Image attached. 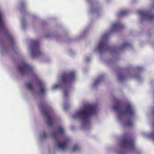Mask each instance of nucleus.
<instances>
[{"instance_id":"19","label":"nucleus","mask_w":154,"mask_h":154,"mask_svg":"<svg viewBox=\"0 0 154 154\" xmlns=\"http://www.w3.org/2000/svg\"><path fill=\"white\" fill-rule=\"evenodd\" d=\"M103 79V77H101L97 79H96L94 82V85H96L99 83Z\"/></svg>"},{"instance_id":"14","label":"nucleus","mask_w":154,"mask_h":154,"mask_svg":"<svg viewBox=\"0 0 154 154\" xmlns=\"http://www.w3.org/2000/svg\"><path fill=\"white\" fill-rule=\"evenodd\" d=\"M122 104V102L121 100H116V105L114 106L113 109L116 111H119L121 110V105Z\"/></svg>"},{"instance_id":"21","label":"nucleus","mask_w":154,"mask_h":154,"mask_svg":"<svg viewBox=\"0 0 154 154\" xmlns=\"http://www.w3.org/2000/svg\"><path fill=\"white\" fill-rule=\"evenodd\" d=\"M79 149V147L77 145L74 146L72 148V151L75 152L78 150Z\"/></svg>"},{"instance_id":"12","label":"nucleus","mask_w":154,"mask_h":154,"mask_svg":"<svg viewBox=\"0 0 154 154\" xmlns=\"http://www.w3.org/2000/svg\"><path fill=\"white\" fill-rule=\"evenodd\" d=\"M38 83L40 87V93L41 94H43L45 92V86L43 82L38 79H37Z\"/></svg>"},{"instance_id":"25","label":"nucleus","mask_w":154,"mask_h":154,"mask_svg":"<svg viewBox=\"0 0 154 154\" xmlns=\"http://www.w3.org/2000/svg\"><path fill=\"white\" fill-rule=\"evenodd\" d=\"M59 85H56L54 86V88H56L58 87Z\"/></svg>"},{"instance_id":"11","label":"nucleus","mask_w":154,"mask_h":154,"mask_svg":"<svg viewBox=\"0 0 154 154\" xmlns=\"http://www.w3.org/2000/svg\"><path fill=\"white\" fill-rule=\"evenodd\" d=\"M64 129L61 126L58 127L57 131L54 132L52 134V136L54 138H57L59 134H64Z\"/></svg>"},{"instance_id":"27","label":"nucleus","mask_w":154,"mask_h":154,"mask_svg":"<svg viewBox=\"0 0 154 154\" xmlns=\"http://www.w3.org/2000/svg\"><path fill=\"white\" fill-rule=\"evenodd\" d=\"M108 35V34H107L105 36H104L105 37L107 36Z\"/></svg>"},{"instance_id":"1","label":"nucleus","mask_w":154,"mask_h":154,"mask_svg":"<svg viewBox=\"0 0 154 154\" xmlns=\"http://www.w3.org/2000/svg\"><path fill=\"white\" fill-rule=\"evenodd\" d=\"M96 108L97 107L95 105H88L85 106L84 109L78 111L77 114L80 119L87 123L90 117L95 114Z\"/></svg>"},{"instance_id":"20","label":"nucleus","mask_w":154,"mask_h":154,"mask_svg":"<svg viewBox=\"0 0 154 154\" xmlns=\"http://www.w3.org/2000/svg\"><path fill=\"white\" fill-rule=\"evenodd\" d=\"M125 76L122 74H120L118 75L119 79L121 81L125 79Z\"/></svg>"},{"instance_id":"3","label":"nucleus","mask_w":154,"mask_h":154,"mask_svg":"<svg viewBox=\"0 0 154 154\" xmlns=\"http://www.w3.org/2000/svg\"><path fill=\"white\" fill-rule=\"evenodd\" d=\"M19 71L21 75L28 73H33V70L31 66L25 62H23L18 66Z\"/></svg>"},{"instance_id":"7","label":"nucleus","mask_w":154,"mask_h":154,"mask_svg":"<svg viewBox=\"0 0 154 154\" xmlns=\"http://www.w3.org/2000/svg\"><path fill=\"white\" fill-rule=\"evenodd\" d=\"M122 115H128L130 116H133L134 114V111L132 105L129 103L125 105V109L121 112Z\"/></svg>"},{"instance_id":"18","label":"nucleus","mask_w":154,"mask_h":154,"mask_svg":"<svg viewBox=\"0 0 154 154\" xmlns=\"http://www.w3.org/2000/svg\"><path fill=\"white\" fill-rule=\"evenodd\" d=\"M125 125L128 127H131L133 123L132 121L130 120H128L125 123Z\"/></svg>"},{"instance_id":"29","label":"nucleus","mask_w":154,"mask_h":154,"mask_svg":"<svg viewBox=\"0 0 154 154\" xmlns=\"http://www.w3.org/2000/svg\"><path fill=\"white\" fill-rule=\"evenodd\" d=\"M119 154H124V153H120Z\"/></svg>"},{"instance_id":"23","label":"nucleus","mask_w":154,"mask_h":154,"mask_svg":"<svg viewBox=\"0 0 154 154\" xmlns=\"http://www.w3.org/2000/svg\"><path fill=\"white\" fill-rule=\"evenodd\" d=\"M68 93V91L66 89H65L64 91V94L65 96H66L67 95Z\"/></svg>"},{"instance_id":"30","label":"nucleus","mask_w":154,"mask_h":154,"mask_svg":"<svg viewBox=\"0 0 154 154\" xmlns=\"http://www.w3.org/2000/svg\"><path fill=\"white\" fill-rule=\"evenodd\" d=\"M135 77L136 78H137V75H136V76H135Z\"/></svg>"},{"instance_id":"4","label":"nucleus","mask_w":154,"mask_h":154,"mask_svg":"<svg viewBox=\"0 0 154 154\" xmlns=\"http://www.w3.org/2000/svg\"><path fill=\"white\" fill-rule=\"evenodd\" d=\"M31 51L33 58L42 55V53L40 51L39 43L38 41L34 42L32 46Z\"/></svg>"},{"instance_id":"26","label":"nucleus","mask_w":154,"mask_h":154,"mask_svg":"<svg viewBox=\"0 0 154 154\" xmlns=\"http://www.w3.org/2000/svg\"><path fill=\"white\" fill-rule=\"evenodd\" d=\"M46 135V133L45 132H43V137H45Z\"/></svg>"},{"instance_id":"16","label":"nucleus","mask_w":154,"mask_h":154,"mask_svg":"<svg viewBox=\"0 0 154 154\" xmlns=\"http://www.w3.org/2000/svg\"><path fill=\"white\" fill-rule=\"evenodd\" d=\"M130 45V43L127 42H125L122 45L121 47V48H120L119 50L122 49L126 47H129Z\"/></svg>"},{"instance_id":"17","label":"nucleus","mask_w":154,"mask_h":154,"mask_svg":"<svg viewBox=\"0 0 154 154\" xmlns=\"http://www.w3.org/2000/svg\"><path fill=\"white\" fill-rule=\"evenodd\" d=\"M128 13V11L126 10H122L120 11L118 14L119 16H121L127 14Z\"/></svg>"},{"instance_id":"22","label":"nucleus","mask_w":154,"mask_h":154,"mask_svg":"<svg viewBox=\"0 0 154 154\" xmlns=\"http://www.w3.org/2000/svg\"><path fill=\"white\" fill-rule=\"evenodd\" d=\"M26 86L28 88L30 89L31 90H33V87L30 83H28L26 84Z\"/></svg>"},{"instance_id":"8","label":"nucleus","mask_w":154,"mask_h":154,"mask_svg":"<svg viewBox=\"0 0 154 154\" xmlns=\"http://www.w3.org/2000/svg\"><path fill=\"white\" fill-rule=\"evenodd\" d=\"M138 12L143 18H146L150 20L154 19V15L150 12L140 11Z\"/></svg>"},{"instance_id":"15","label":"nucleus","mask_w":154,"mask_h":154,"mask_svg":"<svg viewBox=\"0 0 154 154\" xmlns=\"http://www.w3.org/2000/svg\"><path fill=\"white\" fill-rule=\"evenodd\" d=\"M123 27V26L121 23L119 22H117L114 24L112 26V29L113 30L116 29H120Z\"/></svg>"},{"instance_id":"13","label":"nucleus","mask_w":154,"mask_h":154,"mask_svg":"<svg viewBox=\"0 0 154 154\" xmlns=\"http://www.w3.org/2000/svg\"><path fill=\"white\" fill-rule=\"evenodd\" d=\"M3 17L2 13L0 10V27L4 29L5 32L8 34L9 33V31L5 27L4 22L3 19Z\"/></svg>"},{"instance_id":"24","label":"nucleus","mask_w":154,"mask_h":154,"mask_svg":"<svg viewBox=\"0 0 154 154\" xmlns=\"http://www.w3.org/2000/svg\"><path fill=\"white\" fill-rule=\"evenodd\" d=\"M25 7V4L24 3L22 4L21 5V9H23Z\"/></svg>"},{"instance_id":"2","label":"nucleus","mask_w":154,"mask_h":154,"mask_svg":"<svg viewBox=\"0 0 154 154\" xmlns=\"http://www.w3.org/2000/svg\"><path fill=\"white\" fill-rule=\"evenodd\" d=\"M125 137H126L122 141L121 147L123 149L129 148L133 149L134 147V142L133 139L130 137L129 135L125 134Z\"/></svg>"},{"instance_id":"28","label":"nucleus","mask_w":154,"mask_h":154,"mask_svg":"<svg viewBox=\"0 0 154 154\" xmlns=\"http://www.w3.org/2000/svg\"><path fill=\"white\" fill-rule=\"evenodd\" d=\"M86 60H87V61H88V60H89V59L88 58H87L86 59Z\"/></svg>"},{"instance_id":"5","label":"nucleus","mask_w":154,"mask_h":154,"mask_svg":"<svg viewBox=\"0 0 154 154\" xmlns=\"http://www.w3.org/2000/svg\"><path fill=\"white\" fill-rule=\"evenodd\" d=\"M75 78V73L73 72L64 74L61 77V82L64 84L70 82L74 80Z\"/></svg>"},{"instance_id":"6","label":"nucleus","mask_w":154,"mask_h":154,"mask_svg":"<svg viewBox=\"0 0 154 154\" xmlns=\"http://www.w3.org/2000/svg\"><path fill=\"white\" fill-rule=\"evenodd\" d=\"M70 142V139L67 137H66L64 140L63 141H57V146L59 149L64 150L67 148Z\"/></svg>"},{"instance_id":"9","label":"nucleus","mask_w":154,"mask_h":154,"mask_svg":"<svg viewBox=\"0 0 154 154\" xmlns=\"http://www.w3.org/2000/svg\"><path fill=\"white\" fill-rule=\"evenodd\" d=\"M110 48L107 43L104 41L100 42L98 47V50L101 53L106 50L109 49Z\"/></svg>"},{"instance_id":"10","label":"nucleus","mask_w":154,"mask_h":154,"mask_svg":"<svg viewBox=\"0 0 154 154\" xmlns=\"http://www.w3.org/2000/svg\"><path fill=\"white\" fill-rule=\"evenodd\" d=\"M42 112L47 118V124L49 126H52L53 119L50 116V112L49 111H46L44 109L42 111Z\"/></svg>"},{"instance_id":"31","label":"nucleus","mask_w":154,"mask_h":154,"mask_svg":"<svg viewBox=\"0 0 154 154\" xmlns=\"http://www.w3.org/2000/svg\"><path fill=\"white\" fill-rule=\"evenodd\" d=\"M11 39H13V38H11Z\"/></svg>"}]
</instances>
